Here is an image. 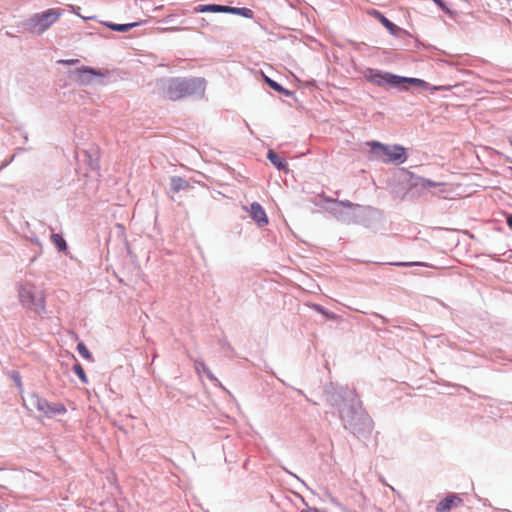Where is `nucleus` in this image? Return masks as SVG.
Instances as JSON below:
<instances>
[{"instance_id":"26","label":"nucleus","mask_w":512,"mask_h":512,"mask_svg":"<svg viewBox=\"0 0 512 512\" xmlns=\"http://www.w3.org/2000/svg\"><path fill=\"white\" fill-rule=\"evenodd\" d=\"M311 307L318 313L324 315L327 319H334L336 317V314L334 312L326 309L320 304L313 303Z\"/></svg>"},{"instance_id":"28","label":"nucleus","mask_w":512,"mask_h":512,"mask_svg":"<svg viewBox=\"0 0 512 512\" xmlns=\"http://www.w3.org/2000/svg\"><path fill=\"white\" fill-rule=\"evenodd\" d=\"M444 13L450 14L452 11L449 8L447 2L444 0H432Z\"/></svg>"},{"instance_id":"1","label":"nucleus","mask_w":512,"mask_h":512,"mask_svg":"<svg viewBox=\"0 0 512 512\" xmlns=\"http://www.w3.org/2000/svg\"><path fill=\"white\" fill-rule=\"evenodd\" d=\"M164 98L171 101L182 99L200 100L204 97L207 81L203 77H169L157 81Z\"/></svg>"},{"instance_id":"40","label":"nucleus","mask_w":512,"mask_h":512,"mask_svg":"<svg viewBox=\"0 0 512 512\" xmlns=\"http://www.w3.org/2000/svg\"><path fill=\"white\" fill-rule=\"evenodd\" d=\"M277 379H278L282 384H284L285 386L290 387V386H289L285 381H283L282 379H280V378H277Z\"/></svg>"},{"instance_id":"11","label":"nucleus","mask_w":512,"mask_h":512,"mask_svg":"<svg viewBox=\"0 0 512 512\" xmlns=\"http://www.w3.org/2000/svg\"><path fill=\"white\" fill-rule=\"evenodd\" d=\"M30 403L39 412H42L48 418H53L57 415H62L67 412V409L63 404L49 402L47 399L42 398L37 393H32L30 395Z\"/></svg>"},{"instance_id":"31","label":"nucleus","mask_w":512,"mask_h":512,"mask_svg":"<svg viewBox=\"0 0 512 512\" xmlns=\"http://www.w3.org/2000/svg\"><path fill=\"white\" fill-rule=\"evenodd\" d=\"M291 388H292L294 391H296V392H297V394H299V395L303 396V397L306 399V401L311 402L313 405H318V404H319L318 402L313 401L312 399H310V398H309V397H308V396H307V395H306L302 390H300V389H296V388H294V387H291Z\"/></svg>"},{"instance_id":"41","label":"nucleus","mask_w":512,"mask_h":512,"mask_svg":"<svg viewBox=\"0 0 512 512\" xmlns=\"http://www.w3.org/2000/svg\"><path fill=\"white\" fill-rule=\"evenodd\" d=\"M32 241H33V242H35V243H37V244H40V242H39L38 238H32Z\"/></svg>"},{"instance_id":"5","label":"nucleus","mask_w":512,"mask_h":512,"mask_svg":"<svg viewBox=\"0 0 512 512\" xmlns=\"http://www.w3.org/2000/svg\"><path fill=\"white\" fill-rule=\"evenodd\" d=\"M323 393L326 402L330 406L337 408L339 414L342 408L349 406L350 403L355 402L359 398L354 389L334 382L325 384Z\"/></svg>"},{"instance_id":"32","label":"nucleus","mask_w":512,"mask_h":512,"mask_svg":"<svg viewBox=\"0 0 512 512\" xmlns=\"http://www.w3.org/2000/svg\"><path fill=\"white\" fill-rule=\"evenodd\" d=\"M301 500L302 502L307 506V508L305 509H302L300 512H324L318 508H315V507H309L308 504L306 503V501L304 500L303 497H301Z\"/></svg>"},{"instance_id":"18","label":"nucleus","mask_w":512,"mask_h":512,"mask_svg":"<svg viewBox=\"0 0 512 512\" xmlns=\"http://www.w3.org/2000/svg\"><path fill=\"white\" fill-rule=\"evenodd\" d=\"M225 14H233V15H239L244 18L252 19L254 16V13L251 9L247 7H233L229 5H225Z\"/></svg>"},{"instance_id":"4","label":"nucleus","mask_w":512,"mask_h":512,"mask_svg":"<svg viewBox=\"0 0 512 512\" xmlns=\"http://www.w3.org/2000/svg\"><path fill=\"white\" fill-rule=\"evenodd\" d=\"M366 145L370 148L372 158L384 163L403 164L408 158L406 148L399 144L389 145L371 140Z\"/></svg>"},{"instance_id":"22","label":"nucleus","mask_w":512,"mask_h":512,"mask_svg":"<svg viewBox=\"0 0 512 512\" xmlns=\"http://www.w3.org/2000/svg\"><path fill=\"white\" fill-rule=\"evenodd\" d=\"M140 24H141V22H130V23H123V24L106 22L105 26L113 31L124 33V32H128L131 29L139 26Z\"/></svg>"},{"instance_id":"14","label":"nucleus","mask_w":512,"mask_h":512,"mask_svg":"<svg viewBox=\"0 0 512 512\" xmlns=\"http://www.w3.org/2000/svg\"><path fill=\"white\" fill-rule=\"evenodd\" d=\"M369 14L372 17H374L376 20H378L388 30V32L391 35L397 36L399 33H406L405 30H403L401 27L397 26L395 23H393L391 20H389L379 10L372 9L371 11H369Z\"/></svg>"},{"instance_id":"24","label":"nucleus","mask_w":512,"mask_h":512,"mask_svg":"<svg viewBox=\"0 0 512 512\" xmlns=\"http://www.w3.org/2000/svg\"><path fill=\"white\" fill-rule=\"evenodd\" d=\"M74 373L79 377V379L81 380V382L83 384H88V377L85 373V370L84 368L82 367V365L80 363H75L72 367Z\"/></svg>"},{"instance_id":"25","label":"nucleus","mask_w":512,"mask_h":512,"mask_svg":"<svg viewBox=\"0 0 512 512\" xmlns=\"http://www.w3.org/2000/svg\"><path fill=\"white\" fill-rule=\"evenodd\" d=\"M78 353L86 360L93 361V355L84 344V342H78L76 347Z\"/></svg>"},{"instance_id":"35","label":"nucleus","mask_w":512,"mask_h":512,"mask_svg":"<svg viewBox=\"0 0 512 512\" xmlns=\"http://www.w3.org/2000/svg\"><path fill=\"white\" fill-rule=\"evenodd\" d=\"M14 158H15V155H12V156L10 157V159H9V160L4 161V162L1 164L0 169H3V168H5L6 166H8V165H9V164L14 160Z\"/></svg>"},{"instance_id":"27","label":"nucleus","mask_w":512,"mask_h":512,"mask_svg":"<svg viewBox=\"0 0 512 512\" xmlns=\"http://www.w3.org/2000/svg\"><path fill=\"white\" fill-rule=\"evenodd\" d=\"M9 378L15 383L16 387L21 391L23 388L22 378L20 372L17 370H11L8 372Z\"/></svg>"},{"instance_id":"17","label":"nucleus","mask_w":512,"mask_h":512,"mask_svg":"<svg viewBox=\"0 0 512 512\" xmlns=\"http://www.w3.org/2000/svg\"><path fill=\"white\" fill-rule=\"evenodd\" d=\"M225 5L222 4H200L193 8L195 13H224Z\"/></svg>"},{"instance_id":"33","label":"nucleus","mask_w":512,"mask_h":512,"mask_svg":"<svg viewBox=\"0 0 512 512\" xmlns=\"http://www.w3.org/2000/svg\"><path fill=\"white\" fill-rule=\"evenodd\" d=\"M89 166L92 170H98L100 168L98 159H92L89 160Z\"/></svg>"},{"instance_id":"20","label":"nucleus","mask_w":512,"mask_h":512,"mask_svg":"<svg viewBox=\"0 0 512 512\" xmlns=\"http://www.w3.org/2000/svg\"><path fill=\"white\" fill-rule=\"evenodd\" d=\"M194 366H195L197 373H201V372L205 373L206 376L211 381L215 382L218 386H220L221 388L226 390L225 387L222 386L221 382L214 376V374L211 372V370L207 367V365L205 364L204 361L196 360Z\"/></svg>"},{"instance_id":"39","label":"nucleus","mask_w":512,"mask_h":512,"mask_svg":"<svg viewBox=\"0 0 512 512\" xmlns=\"http://www.w3.org/2000/svg\"><path fill=\"white\" fill-rule=\"evenodd\" d=\"M222 346H223V347H227L228 349H231L230 344H229L226 340H223V341H222Z\"/></svg>"},{"instance_id":"21","label":"nucleus","mask_w":512,"mask_h":512,"mask_svg":"<svg viewBox=\"0 0 512 512\" xmlns=\"http://www.w3.org/2000/svg\"><path fill=\"white\" fill-rule=\"evenodd\" d=\"M189 187V182L180 176H172L170 178V191L178 193L181 190H185Z\"/></svg>"},{"instance_id":"10","label":"nucleus","mask_w":512,"mask_h":512,"mask_svg":"<svg viewBox=\"0 0 512 512\" xmlns=\"http://www.w3.org/2000/svg\"><path fill=\"white\" fill-rule=\"evenodd\" d=\"M68 76L80 85L88 86L102 83L105 74L98 68L81 65L74 70H70Z\"/></svg>"},{"instance_id":"6","label":"nucleus","mask_w":512,"mask_h":512,"mask_svg":"<svg viewBox=\"0 0 512 512\" xmlns=\"http://www.w3.org/2000/svg\"><path fill=\"white\" fill-rule=\"evenodd\" d=\"M61 15V9L50 8L33 14L31 17L23 21L22 26L27 32L41 35L49 29Z\"/></svg>"},{"instance_id":"12","label":"nucleus","mask_w":512,"mask_h":512,"mask_svg":"<svg viewBox=\"0 0 512 512\" xmlns=\"http://www.w3.org/2000/svg\"><path fill=\"white\" fill-rule=\"evenodd\" d=\"M404 178L403 180L407 183L410 189H418L419 191H426L431 188H435L443 185L441 182H436L430 179H426L420 176L415 175L414 173L403 170Z\"/></svg>"},{"instance_id":"23","label":"nucleus","mask_w":512,"mask_h":512,"mask_svg":"<svg viewBox=\"0 0 512 512\" xmlns=\"http://www.w3.org/2000/svg\"><path fill=\"white\" fill-rule=\"evenodd\" d=\"M51 241L55 245V247L57 248V250L59 252H64V253L68 252V244L61 234L52 233Z\"/></svg>"},{"instance_id":"38","label":"nucleus","mask_w":512,"mask_h":512,"mask_svg":"<svg viewBox=\"0 0 512 512\" xmlns=\"http://www.w3.org/2000/svg\"><path fill=\"white\" fill-rule=\"evenodd\" d=\"M265 371H266V372H268V373H271L272 375H274V376H275L274 371H273V370H272V368H271V367H269L268 365H265Z\"/></svg>"},{"instance_id":"7","label":"nucleus","mask_w":512,"mask_h":512,"mask_svg":"<svg viewBox=\"0 0 512 512\" xmlns=\"http://www.w3.org/2000/svg\"><path fill=\"white\" fill-rule=\"evenodd\" d=\"M18 296L21 305L38 315L45 314V296L42 290L32 284L21 285L18 289Z\"/></svg>"},{"instance_id":"36","label":"nucleus","mask_w":512,"mask_h":512,"mask_svg":"<svg viewBox=\"0 0 512 512\" xmlns=\"http://www.w3.org/2000/svg\"><path fill=\"white\" fill-rule=\"evenodd\" d=\"M506 224L512 230V213L506 216Z\"/></svg>"},{"instance_id":"8","label":"nucleus","mask_w":512,"mask_h":512,"mask_svg":"<svg viewBox=\"0 0 512 512\" xmlns=\"http://www.w3.org/2000/svg\"><path fill=\"white\" fill-rule=\"evenodd\" d=\"M326 203L325 209L338 221L346 224L355 223L358 211L356 208H360V204L352 203L349 200H335L332 198L327 199Z\"/></svg>"},{"instance_id":"43","label":"nucleus","mask_w":512,"mask_h":512,"mask_svg":"<svg viewBox=\"0 0 512 512\" xmlns=\"http://www.w3.org/2000/svg\"><path fill=\"white\" fill-rule=\"evenodd\" d=\"M24 139H25V141H27V140H28V136H27V134H25V135H24Z\"/></svg>"},{"instance_id":"34","label":"nucleus","mask_w":512,"mask_h":512,"mask_svg":"<svg viewBox=\"0 0 512 512\" xmlns=\"http://www.w3.org/2000/svg\"><path fill=\"white\" fill-rule=\"evenodd\" d=\"M285 472L288 473L289 475L293 476L294 478L297 479V481H299L303 486H307L306 483L301 479L299 478L296 474L292 473L291 471H289L288 469L284 468Z\"/></svg>"},{"instance_id":"16","label":"nucleus","mask_w":512,"mask_h":512,"mask_svg":"<svg viewBox=\"0 0 512 512\" xmlns=\"http://www.w3.org/2000/svg\"><path fill=\"white\" fill-rule=\"evenodd\" d=\"M267 159L278 171H288V164L286 159L280 157L273 149L268 150Z\"/></svg>"},{"instance_id":"19","label":"nucleus","mask_w":512,"mask_h":512,"mask_svg":"<svg viewBox=\"0 0 512 512\" xmlns=\"http://www.w3.org/2000/svg\"><path fill=\"white\" fill-rule=\"evenodd\" d=\"M264 81L265 83L271 88L273 89L274 91L286 96V97H293L294 96V92L285 88L284 86H282L280 83H278L277 81L273 80L272 78L268 77V76H264Z\"/></svg>"},{"instance_id":"2","label":"nucleus","mask_w":512,"mask_h":512,"mask_svg":"<svg viewBox=\"0 0 512 512\" xmlns=\"http://www.w3.org/2000/svg\"><path fill=\"white\" fill-rule=\"evenodd\" d=\"M364 78L379 87L396 88L399 90H408L410 87H416L421 90H427L430 94H434L437 91H450L452 88L450 85H431L420 78L401 76L376 68H366Z\"/></svg>"},{"instance_id":"13","label":"nucleus","mask_w":512,"mask_h":512,"mask_svg":"<svg viewBox=\"0 0 512 512\" xmlns=\"http://www.w3.org/2000/svg\"><path fill=\"white\" fill-rule=\"evenodd\" d=\"M463 503V499L456 493L447 494L440 500L435 508L436 512H450Z\"/></svg>"},{"instance_id":"42","label":"nucleus","mask_w":512,"mask_h":512,"mask_svg":"<svg viewBox=\"0 0 512 512\" xmlns=\"http://www.w3.org/2000/svg\"><path fill=\"white\" fill-rule=\"evenodd\" d=\"M331 501L337 505H339V503L335 500V499H331Z\"/></svg>"},{"instance_id":"15","label":"nucleus","mask_w":512,"mask_h":512,"mask_svg":"<svg viewBox=\"0 0 512 512\" xmlns=\"http://www.w3.org/2000/svg\"><path fill=\"white\" fill-rule=\"evenodd\" d=\"M248 212L258 227H263L269 223L268 216L260 203H251Z\"/></svg>"},{"instance_id":"37","label":"nucleus","mask_w":512,"mask_h":512,"mask_svg":"<svg viewBox=\"0 0 512 512\" xmlns=\"http://www.w3.org/2000/svg\"><path fill=\"white\" fill-rule=\"evenodd\" d=\"M373 315H374V316H376V317H378L379 319H381V321H382V323H383V324H387V323H388V321H389L385 316H383V315H381V314L374 313Z\"/></svg>"},{"instance_id":"9","label":"nucleus","mask_w":512,"mask_h":512,"mask_svg":"<svg viewBox=\"0 0 512 512\" xmlns=\"http://www.w3.org/2000/svg\"><path fill=\"white\" fill-rule=\"evenodd\" d=\"M357 214L355 223L357 225L364 226L372 231L380 230L384 225V217L380 210L371 206H362L356 208Z\"/></svg>"},{"instance_id":"3","label":"nucleus","mask_w":512,"mask_h":512,"mask_svg":"<svg viewBox=\"0 0 512 512\" xmlns=\"http://www.w3.org/2000/svg\"><path fill=\"white\" fill-rule=\"evenodd\" d=\"M339 417L343 427L358 438L369 436L373 430V421L359 398L342 408Z\"/></svg>"},{"instance_id":"30","label":"nucleus","mask_w":512,"mask_h":512,"mask_svg":"<svg viewBox=\"0 0 512 512\" xmlns=\"http://www.w3.org/2000/svg\"><path fill=\"white\" fill-rule=\"evenodd\" d=\"M80 62L79 59H60L57 61L58 64H61V65H66V66H71V65H75V64H78Z\"/></svg>"},{"instance_id":"29","label":"nucleus","mask_w":512,"mask_h":512,"mask_svg":"<svg viewBox=\"0 0 512 512\" xmlns=\"http://www.w3.org/2000/svg\"><path fill=\"white\" fill-rule=\"evenodd\" d=\"M393 265L398 267L427 266L424 262H395Z\"/></svg>"},{"instance_id":"44","label":"nucleus","mask_w":512,"mask_h":512,"mask_svg":"<svg viewBox=\"0 0 512 512\" xmlns=\"http://www.w3.org/2000/svg\"><path fill=\"white\" fill-rule=\"evenodd\" d=\"M347 512H357V511H354V510H347Z\"/></svg>"}]
</instances>
